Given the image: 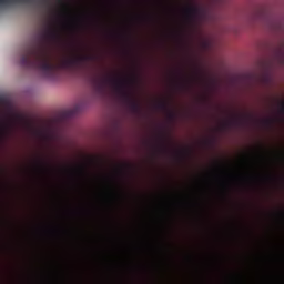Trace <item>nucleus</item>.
<instances>
[{
    "label": "nucleus",
    "instance_id": "22",
    "mask_svg": "<svg viewBox=\"0 0 284 284\" xmlns=\"http://www.w3.org/2000/svg\"><path fill=\"white\" fill-rule=\"evenodd\" d=\"M280 216H282V219H284V212L280 211Z\"/></svg>",
    "mask_w": 284,
    "mask_h": 284
},
{
    "label": "nucleus",
    "instance_id": "3",
    "mask_svg": "<svg viewBox=\"0 0 284 284\" xmlns=\"http://www.w3.org/2000/svg\"><path fill=\"white\" fill-rule=\"evenodd\" d=\"M67 250H284V247H67Z\"/></svg>",
    "mask_w": 284,
    "mask_h": 284
},
{
    "label": "nucleus",
    "instance_id": "10",
    "mask_svg": "<svg viewBox=\"0 0 284 284\" xmlns=\"http://www.w3.org/2000/svg\"><path fill=\"white\" fill-rule=\"evenodd\" d=\"M232 125H241V118L237 115H233L232 119L222 122L220 129L227 130L229 128H232Z\"/></svg>",
    "mask_w": 284,
    "mask_h": 284
},
{
    "label": "nucleus",
    "instance_id": "14",
    "mask_svg": "<svg viewBox=\"0 0 284 284\" xmlns=\"http://www.w3.org/2000/svg\"><path fill=\"white\" fill-rule=\"evenodd\" d=\"M160 140H161L162 143H161L160 145H158V146L155 148V150H156L158 152H161V153L168 152V149L165 148V144H163V136H161Z\"/></svg>",
    "mask_w": 284,
    "mask_h": 284
},
{
    "label": "nucleus",
    "instance_id": "25",
    "mask_svg": "<svg viewBox=\"0 0 284 284\" xmlns=\"http://www.w3.org/2000/svg\"><path fill=\"white\" fill-rule=\"evenodd\" d=\"M227 252H229V253H231V252H232V250H229Z\"/></svg>",
    "mask_w": 284,
    "mask_h": 284
},
{
    "label": "nucleus",
    "instance_id": "1",
    "mask_svg": "<svg viewBox=\"0 0 284 284\" xmlns=\"http://www.w3.org/2000/svg\"><path fill=\"white\" fill-rule=\"evenodd\" d=\"M20 64L27 70L41 71L42 77L45 79H57V72L59 71V67L50 60L48 53L34 45H30L24 50Z\"/></svg>",
    "mask_w": 284,
    "mask_h": 284
},
{
    "label": "nucleus",
    "instance_id": "16",
    "mask_svg": "<svg viewBox=\"0 0 284 284\" xmlns=\"http://www.w3.org/2000/svg\"><path fill=\"white\" fill-rule=\"evenodd\" d=\"M125 168H128V164H119L116 166L118 174H123V172L125 171Z\"/></svg>",
    "mask_w": 284,
    "mask_h": 284
},
{
    "label": "nucleus",
    "instance_id": "21",
    "mask_svg": "<svg viewBox=\"0 0 284 284\" xmlns=\"http://www.w3.org/2000/svg\"><path fill=\"white\" fill-rule=\"evenodd\" d=\"M181 250H176V254H178V276H179V254H180Z\"/></svg>",
    "mask_w": 284,
    "mask_h": 284
},
{
    "label": "nucleus",
    "instance_id": "11",
    "mask_svg": "<svg viewBox=\"0 0 284 284\" xmlns=\"http://www.w3.org/2000/svg\"><path fill=\"white\" fill-rule=\"evenodd\" d=\"M267 28L270 30H273V32H281L283 30V22L274 19H270L267 21Z\"/></svg>",
    "mask_w": 284,
    "mask_h": 284
},
{
    "label": "nucleus",
    "instance_id": "8",
    "mask_svg": "<svg viewBox=\"0 0 284 284\" xmlns=\"http://www.w3.org/2000/svg\"><path fill=\"white\" fill-rule=\"evenodd\" d=\"M33 234L36 236H39L40 234H49L50 236H57L58 234H70V231L65 227H53L47 230H36L33 231Z\"/></svg>",
    "mask_w": 284,
    "mask_h": 284
},
{
    "label": "nucleus",
    "instance_id": "19",
    "mask_svg": "<svg viewBox=\"0 0 284 284\" xmlns=\"http://www.w3.org/2000/svg\"><path fill=\"white\" fill-rule=\"evenodd\" d=\"M12 1H19V0H0V6H6L8 3H12Z\"/></svg>",
    "mask_w": 284,
    "mask_h": 284
},
{
    "label": "nucleus",
    "instance_id": "23",
    "mask_svg": "<svg viewBox=\"0 0 284 284\" xmlns=\"http://www.w3.org/2000/svg\"><path fill=\"white\" fill-rule=\"evenodd\" d=\"M190 267H194V262H190Z\"/></svg>",
    "mask_w": 284,
    "mask_h": 284
},
{
    "label": "nucleus",
    "instance_id": "5",
    "mask_svg": "<svg viewBox=\"0 0 284 284\" xmlns=\"http://www.w3.org/2000/svg\"><path fill=\"white\" fill-rule=\"evenodd\" d=\"M6 103H8L6 97L0 95V143H3L14 130V120L8 118L3 110H1V105H6Z\"/></svg>",
    "mask_w": 284,
    "mask_h": 284
},
{
    "label": "nucleus",
    "instance_id": "20",
    "mask_svg": "<svg viewBox=\"0 0 284 284\" xmlns=\"http://www.w3.org/2000/svg\"><path fill=\"white\" fill-rule=\"evenodd\" d=\"M280 112L281 114H284V101L280 102Z\"/></svg>",
    "mask_w": 284,
    "mask_h": 284
},
{
    "label": "nucleus",
    "instance_id": "6",
    "mask_svg": "<svg viewBox=\"0 0 284 284\" xmlns=\"http://www.w3.org/2000/svg\"><path fill=\"white\" fill-rule=\"evenodd\" d=\"M184 13L190 21H199V19L207 17V9L203 10L196 6H190L184 10Z\"/></svg>",
    "mask_w": 284,
    "mask_h": 284
},
{
    "label": "nucleus",
    "instance_id": "26",
    "mask_svg": "<svg viewBox=\"0 0 284 284\" xmlns=\"http://www.w3.org/2000/svg\"><path fill=\"white\" fill-rule=\"evenodd\" d=\"M114 234H118V231H114Z\"/></svg>",
    "mask_w": 284,
    "mask_h": 284
},
{
    "label": "nucleus",
    "instance_id": "7",
    "mask_svg": "<svg viewBox=\"0 0 284 284\" xmlns=\"http://www.w3.org/2000/svg\"><path fill=\"white\" fill-rule=\"evenodd\" d=\"M43 43H52L59 39V31L52 27H48L45 31L41 34Z\"/></svg>",
    "mask_w": 284,
    "mask_h": 284
},
{
    "label": "nucleus",
    "instance_id": "9",
    "mask_svg": "<svg viewBox=\"0 0 284 284\" xmlns=\"http://www.w3.org/2000/svg\"><path fill=\"white\" fill-rule=\"evenodd\" d=\"M158 110H162L163 112H168V116L171 121H174V119H176V113H174V111L170 110V105L168 104V102H159L156 104Z\"/></svg>",
    "mask_w": 284,
    "mask_h": 284
},
{
    "label": "nucleus",
    "instance_id": "24",
    "mask_svg": "<svg viewBox=\"0 0 284 284\" xmlns=\"http://www.w3.org/2000/svg\"><path fill=\"white\" fill-rule=\"evenodd\" d=\"M178 236H179V222H178Z\"/></svg>",
    "mask_w": 284,
    "mask_h": 284
},
{
    "label": "nucleus",
    "instance_id": "2",
    "mask_svg": "<svg viewBox=\"0 0 284 284\" xmlns=\"http://www.w3.org/2000/svg\"><path fill=\"white\" fill-rule=\"evenodd\" d=\"M128 83H134V80L121 79V78H104L97 80L95 92L100 97L105 94V85H111L122 97L123 101L129 105L131 112H141V103L134 99V93L128 90Z\"/></svg>",
    "mask_w": 284,
    "mask_h": 284
},
{
    "label": "nucleus",
    "instance_id": "15",
    "mask_svg": "<svg viewBox=\"0 0 284 284\" xmlns=\"http://www.w3.org/2000/svg\"><path fill=\"white\" fill-rule=\"evenodd\" d=\"M77 172H79V174L82 176H88V170L85 169V165H79L77 168Z\"/></svg>",
    "mask_w": 284,
    "mask_h": 284
},
{
    "label": "nucleus",
    "instance_id": "18",
    "mask_svg": "<svg viewBox=\"0 0 284 284\" xmlns=\"http://www.w3.org/2000/svg\"><path fill=\"white\" fill-rule=\"evenodd\" d=\"M264 125H266V128H272V125H274V120H272V119L265 120Z\"/></svg>",
    "mask_w": 284,
    "mask_h": 284
},
{
    "label": "nucleus",
    "instance_id": "12",
    "mask_svg": "<svg viewBox=\"0 0 284 284\" xmlns=\"http://www.w3.org/2000/svg\"><path fill=\"white\" fill-rule=\"evenodd\" d=\"M204 232L209 236H216V234H219V229L217 227H207V229H205Z\"/></svg>",
    "mask_w": 284,
    "mask_h": 284
},
{
    "label": "nucleus",
    "instance_id": "13",
    "mask_svg": "<svg viewBox=\"0 0 284 284\" xmlns=\"http://www.w3.org/2000/svg\"><path fill=\"white\" fill-rule=\"evenodd\" d=\"M239 232H242V230L236 229V227H232V224L229 223V230H227L229 236H232V234H239Z\"/></svg>",
    "mask_w": 284,
    "mask_h": 284
},
{
    "label": "nucleus",
    "instance_id": "17",
    "mask_svg": "<svg viewBox=\"0 0 284 284\" xmlns=\"http://www.w3.org/2000/svg\"><path fill=\"white\" fill-rule=\"evenodd\" d=\"M38 166H39L40 172H44L45 169L48 168V165L43 161H38Z\"/></svg>",
    "mask_w": 284,
    "mask_h": 284
},
{
    "label": "nucleus",
    "instance_id": "4",
    "mask_svg": "<svg viewBox=\"0 0 284 284\" xmlns=\"http://www.w3.org/2000/svg\"><path fill=\"white\" fill-rule=\"evenodd\" d=\"M90 61H97V55L72 54L71 57L62 59L60 65L62 70H68V72H79V70H83Z\"/></svg>",
    "mask_w": 284,
    "mask_h": 284
}]
</instances>
